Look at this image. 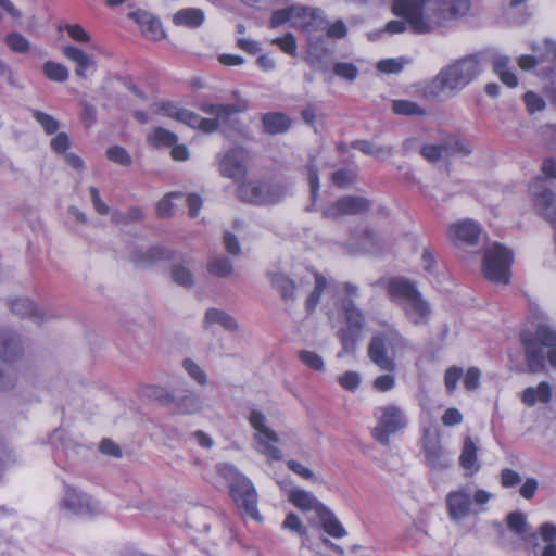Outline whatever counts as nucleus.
I'll return each mask as SVG.
<instances>
[{
    "mask_svg": "<svg viewBox=\"0 0 556 556\" xmlns=\"http://www.w3.org/2000/svg\"><path fill=\"white\" fill-rule=\"evenodd\" d=\"M488 59L489 52L479 51L444 66L429 84L428 92L434 97L460 92L482 73Z\"/></svg>",
    "mask_w": 556,
    "mask_h": 556,
    "instance_id": "nucleus-1",
    "label": "nucleus"
},
{
    "mask_svg": "<svg viewBox=\"0 0 556 556\" xmlns=\"http://www.w3.org/2000/svg\"><path fill=\"white\" fill-rule=\"evenodd\" d=\"M520 341L525 349L526 362L530 374L542 372L546 369L545 361L556 368V331L547 325L538 326L534 333L523 330Z\"/></svg>",
    "mask_w": 556,
    "mask_h": 556,
    "instance_id": "nucleus-2",
    "label": "nucleus"
},
{
    "mask_svg": "<svg viewBox=\"0 0 556 556\" xmlns=\"http://www.w3.org/2000/svg\"><path fill=\"white\" fill-rule=\"evenodd\" d=\"M388 293L404 312L405 318L415 326H424L429 321L431 308L422 298L415 283L406 278L397 277L388 283Z\"/></svg>",
    "mask_w": 556,
    "mask_h": 556,
    "instance_id": "nucleus-3",
    "label": "nucleus"
},
{
    "mask_svg": "<svg viewBox=\"0 0 556 556\" xmlns=\"http://www.w3.org/2000/svg\"><path fill=\"white\" fill-rule=\"evenodd\" d=\"M408 346V340L396 328L388 326L371 337L367 346V355L380 370L393 372L396 369V356Z\"/></svg>",
    "mask_w": 556,
    "mask_h": 556,
    "instance_id": "nucleus-4",
    "label": "nucleus"
},
{
    "mask_svg": "<svg viewBox=\"0 0 556 556\" xmlns=\"http://www.w3.org/2000/svg\"><path fill=\"white\" fill-rule=\"evenodd\" d=\"M220 473L229 481L230 494L237 507L253 519H258L257 493L252 482L230 465H223Z\"/></svg>",
    "mask_w": 556,
    "mask_h": 556,
    "instance_id": "nucleus-5",
    "label": "nucleus"
},
{
    "mask_svg": "<svg viewBox=\"0 0 556 556\" xmlns=\"http://www.w3.org/2000/svg\"><path fill=\"white\" fill-rule=\"evenodd\" d=\"M513 252L498 242L484 249L482 271L486 279L495 283H508Z\"/></svg>",
    "mask_w": 556,
    "mask_h": 556,
    "instance_id": "nucleus-6",
    "label": "nucleus"
},
{
    "mask_svg": "<svg viewBox=\"0 0 556 556\" xmlns=\"http://www.w3.org/2000/svg\"><path fill=\"white\" fill-rule=\"evenodd\" d=\"M431 0H393L392 12L394 15L405 18L410 30L416 35L432 33L430 10H425L426 3Z\"/></svg>",
    "mask_w": 556,
    "mask_h": 556,
    "instance_id": "nucleus-7",
    "label": "nucleus"
},
{
    "mask_svg": "<svg viewBox=\"0 0 556 556\" xmlns=\"http://www.w3.org/2000/svg\"><path fill=\"white\" fill-rule=\"evenodd\" d=\"M375 416L378 422L372 429V437L386 446L390 444V435L404 429L407 424L403 409L396 405L378 407Z\"/></svg>",
    "mask_w": 556,
    "mask_h": 556,
    "instance_id": "nucleus-8",
    "label": "nucleus"
},
{
    "mask_svg": "<svg viewBox=\"0 0 556 556\" xmlns=\"http://www.w3.org/2000/svg\"><path fill=\"white\" fill-rule=\"evenodd\" d=\"M287 195V189L281 185L252 181L238 188V198L255 205H273Z\"/></svg>",
    "mask_w": 556,
    "mask_h": 556,
    "instance_id": "nucleus-9",
    "label": "nucleus"
},
{
    "mask_svg": "<svg viewBox=\"0 0 556 556\" xmlns=\"http://www.w3.org/2000/svg\"><path fill=\"white\" fill-rule=\"evenodd\" d=\"M249 162L250 152L242 147H233L217 155L220 176L235 181L242 180L245 177Z\"/></svg>",
    "mask_w": 556,
    "mask_h": 556,
    "instance_id": "nucleus-10",
    "label": "nucleus"
},
{
    "mask_svg": "<svg viewBox=\"0 0 556 556\" xmlns=\"http://www.w3.org/2000/svg\"><path fill=\"white\" fill-rule=\"evenodd\" d=\"M61 507L76 516H96L102 513V507L98 501L68 484L64 485Z\"/></svg>",
    "mask_w": 556,
    "mask_h": 556,
    "instance_id": "nucleus-11",
    "label": "nucleus"
},
{
    "mask_svg": "<svg viewBox=\"0 0 556 556\" xmlns=\"http://www.w3.org/2000/svg\"><path fill=\"white\" fill-rule=\"evenodd\" d=\"M251 426L256 430L254 439L262 446L261 452L274 460L283 458L282 452L275 446L279 438L275 431L266 427V417L258 410H252L249 416Z\"/></svg>",
    "mask_w": 556,
    "mask_h": 556,
    "instance_id": "nucleus-12",
    "label": "nucleus"
},
{
    "mask_svg": "<svg viewBox=\"0 0 556 556\" xmlns=\"http://www.w3.org/2000/svg\"><path fill=\"white\" fill-rule=\"evenodd\" d=\"M430 21L432 33L448 22L460 18L469 11L468 0H431Z\"/></svg>",
    "mask_w": 556,
    "mask_h": 556,
    "instance_id": "nucleus-13",
    "label": "nucleus"
},
{
    "mask_svg": "<svg viewBox=\"0 0 556 556\" xmlns=\"http://www.w3.org/2000/svg\"><path fill=\"white\" fill-rule=\"evenodd\" d=\"M371 207V202L358 195H345L331 203L323 211V217L338 219L344 215L364 214Z\"/></svg>",
    "mask_w": 556,
    "mask_h": 556,
    "instance_id": "nucleus-14",
    "label": "nucleus"
},
{
    "mask_svg": "<svg viewBox=\"0 0 556 556\" xmlns=\"http://www.w3.org/2000/svg\"><path fill=\"white\" fill-rule=\"evenodd\" d=\"M200 110L205 114L213 116V118H201V123L198 128L206 134L215 132L222 124L228 122L229 117L240 112V108L237 104H213L202 103Z\"/></svg>",
    "mask_w": 556,
    "mask_h": 556,
    "instance_id": "nucleus-15",
    "label": "nucleus"
},
{
    "mask_svg": "<svg viewBox=\"0 0 556 556\" xmlns=\"http://www.w3.org/2000/svg\"><path fill=\"white\" fill-rule=\"evenodd\" d=\"M24 342L21 336L12 330L0 331V361L15 363L24 356Z\"/></svg>",
    "mask_w": 556,
    "mask_h": 556,
    "instance_id": "nucleus-16",
    "label": "nucleus"
},
{
    "mask_svg": "<svg viewBox=\"0 0 556 556\" xmlns=\"http://www.w3.org/2000/svg\"><path fill=\"white\" fill-rule=\"evenodd\" d=\"M298 13L295 14L296 20L293 22V28H299L307 35L326 28L327 22L320 10L299 7Z\"/></svg>",
    "mask_w": 556,
    "mask_h": 556,
    "instance_id": "nucleus-17",
    "label": "nucleus"
},
{
    "mask_svg": "<svg viewBox=\"0 0 556 556\" xmlns=\"http://www.w3.org/2000/svg\"><path fill=\"white\" fill-rule=\"evenodd\" d=\"M128 17L134 20L142 30V34L152 39L160 40L164 37L161 21L153 14L144 10H136L128 13Z\"/></svg>",
    "mask_w": 556,
    "mask_h": 556,
    "instance_id": "nucleus-18",
    "label": "nucleus"
},
{
    "mask_svg": "<svg viewBox=\"0 0 556 556\" xmlns=\"http://www.w3.org/2000/svg\"><path fill=\"white\" fill-rule=\"evenodd\" d=\"M446 503L450 516L455 520L464 519L472 513V495L467 490H458L448 493Z\"/></svg>",
    "mask_w": 556,
    "mask_h": 556,
    "instance_id": "nucleus-19",
    "label": "nucleus"
},
{
    "mask_svg": "<svg viewBox=\"0 0 556 556\" xmlns=\"http://www.w3.org/2000/svg\"><path fill=\"white\" fill-rule=\"evenodd\" d=\"M12 314L21 318H29L37 324H41L45 320L52 317L42 309L38 308L35 303L27 298H18L8 302Z\"/></svg>",
    "mask_w": 556,
    "mask_h": 556,
    "instance_id": "nucleus-20",
    "label": "nucleus"
},
{
    "mask_svg": "<svg viewBox=\"0 0 556 556\" xmlns=\"http://www.w3.org/2000/svg\"><path fill=\"white\" fill-rule=\"evenodd\" d=\"M62 54L76 65L75 74L81 79L87 78V71L96 67V61L80 48L75 46H65L62 48Z\"/></svg>",
    "mask_w": 556,
    "mask_h": 556,
    "instance_id": "nucleus-21",
    "label": "nucleus"
},
{
    "mask_svg": "<svg viewBox=\"0 0 556 556\" xmlns=\"http://www.w3.org/2000/svg\"><path fill=\"white\" fill-rule=\"evenodd\" d=\"M481 229L472 220L459 222L450 228V235L457 244L475 245L478 243Z\"/></svg>",
    "mask_w": 556,
    "mask_h": 556,
    "instance_id": "nucleus-22",
    "label": "nucleus"
},
{
    "mask_svg": "<svg viewBox=\"0 0 556 556\" xmlns=\"http://www.w3.org/2000/svg\"><path fill=\"white\" fill-rule=\"evenodd\" d=\"M519 397L528 407H533L538 403L548 404L553 397V387L547 381H541L536 387H527Z\"/></svg>",
    "mask_w": 556,
    "mask_h": 556,
    "instance_id": "nucleus-23",
    "label": "nucleus"
},
{
    "mask_svg": "<svg viewBox=\"0 0 556 556\" xmlns=\"http://www.w3.org/2000/svg\"><path fill=\"white\" fill-rule=\"evenodd\" d=\"M174 252L165 247L155 245L147 251H136L132 261L141 266H150L160 261L172 260Z\"/></svg>",
    "mask_w": 556,
    "mask_h": 556,
    "instance_id": "nucleus-24",
    "label": "nucleus"
},
{
    "mask_svg": "<svg viewBox=\"0 0 556 556\" xmlns=\"http://www.w3.org/2000/svg\"><path fill=\"white\" fill-rule=\"evenodd\" d=\"M455 152H462L464 155H468L471 151L463 148L459 142H455L454 146L448 143L426 144L420 151L421 155L429 162H437L443 156Z\"/></svg>",
    "mask_w": 556,
    "mask_h": 556,
    "instance_id": "nucleus-25",
    "label": "nucleus"
},
{
    "mask_svg": "<svg viewBox=\"0 0 556 556\" xmlns=\"http://www.w3.org/2000/svg\"><path fill=\"white\" fill-rule=\"evenodd\" d=\"M488 61H491L493 72L500 77L501 81L509 88L518 85L517 76L510 71V59L507 55H494L489 53Z\"/></svg>",
    "mask_w": 556,
    "mask_h": 556,
    "instance_id": "nucleus-26",
    "label": "nucleus"
},
{
    "mask_svg": "<svg viewBox=\"0 0 556 556\" xmlns=\"http://www.w3.org/2000/svg\"><path fill=\"white\" fill-rule=\"evenodd\" d=\"M263 129L266 134L275 136L288 131L292 121L281 112H269L262 116Z\"/></svg>",
    "mask_w": 556,
    "mask_h": 556,
    "instance_id": "nucleus-27",
    "label": "nucleus"
},
{
    "mask_svg": "<svg viewBox=\"0 0 556 556\" xmlns=\"http://www.w3.org/2000/svg\"><path fill=\"white\" fill-rule=\"evenodd\" d=\"M317 517L320 520L324 531L332 538L341 539L348 534L346 530L327 506H319Z\"/></svg>",
    "mask_w": 556,
    "mask_h": 556,
    "instance_id": "nucleus-28",
    "label": "nucleus"
},
{
    "mask_svg": "<svg viewBox=\"0 0 556 556\" xmlns=\"http://www.w3.org/2000/svg\"><path fill=\"white\" fill-rule=\"evenodd\" d=\"M478 451L479 447L473 440L470 437H466L459 456V465L470 473H476L481 468L478 460Z\"/></svg>",
    "mask_w": 556,
    "mask_h": 556,
    "instance_id": "nucleus-29",
    "label": "nucleus"
},
{
    "mask_svg": "<svg viewBox=\"0 0 556 556\" xmlns=\"http://www.w3.org/2000/svg\"><path fill=\"white\" fill-rule=\"evenodd\" d=\"M202 399L193 393L186 392L184 394H175V401L172 403V409L178 414H194L202 408Z\"/></svg>",
    "mask_w": 556,
    "mask_h": 556,
    "instance_id": "nucleus-30",
    "label": "nucleus"
},
{
    "mask_svg": "<svg viewBox=\"0 0 556 556\" xmlns=\"http://www.w3.org/2000/svg\"><path fill=\"white\" fill-rule=\"evenodd\" d=\"M170 278L178 286L187 289L192 288L194 286L192 261L185 260L174 263L170 267Z\"/></svg>",
    "mask_w": 556,
    "mask_h": 556,
    "instance_id": "nucleus-31",
    "label": "nucleus"
},
{
    "mask_svg": "<svg viewBox=\"0 0 556 556\" xmlns=\"http://www.w3.org/2000/svg\"><path fill=\"white\" fill-rule=\"evenodd\" d=\"M205 20V14L201 9L187 8L177 11L173 16V23L177 26L189 28L200 27Z\"/></svg>",
    "mask_w": 556,
    "mask_h": 556,
    "instance_id": "nucleus-32",
    "label": "nucleus"
},
{
    "mask_svg": "<svg viewBox=\"0 0 556 556\" xmlns=\"http://www.w3.org/2000/svg\"><path fill=\"white\" fill-rule=\"evenodd\" d=\"M289 501L303 511L315 510L316 515L319 514V506H325L311 492L301 489L292 490Z\"/></svg>",
    "mask_w": 556,
    "mask_h": 556,
    "instance_id": "nucleus-33",
    "label": "nucleus"
},
{
    "mask_svg": "<svg viewBox=\"0 0 556 556\" xmlns=\"http://www.w3.org/2000/svg\"><path fill=\"white\" fill-rule=\"evenodd\" d=\"M506 520L508 529L521 539L535 538V533L531 531V526L528 523L526 515L521 511L510 513Z\"/></svg>",
    "mask_w": 556,
    "mask_h": 556,
    "instance_id": "nucleus-34",
    "label": "nucleus"
},
{
    "mask_svg": "<svg viewBox=\"0 0 556 556\" xmlns=\"http://www.w3.org/2000/svg\"><path fill=\"white\" fill-rule=\"evenodd\" d=\"M341 308L344 313L346 327L363 330L365 326V317L363 312L356 306L352 300H342Z\"/></svg>",
    "mask_w": 556,
    "mask_h": 556,
    "instance_id": "nucleus-35",
    "label": "nucleus"
},
{
    "mask_svg": "<svg viewBox=\"0 0 556 556\" xmlns=\"http://www.w3.org/2000/svg\"><path fill=\"white\" fill-rule=\"evenodd\" d=\"M271 286L279 292L281 299L286 302L294 300L295 283L287 275L277 273L271 276Z\"/></svg>",
    "mask_w": 556,
    "mask_h": 556,
    "instance_id": "nucleus-36",
    "label": "nucleus"
},
{
    "mask_svg": "<svg viewBox=\"0 0 556 556\" xmlns=\"http://www.w3.org/2000/svg\"><path fill=\"white\" fill-rule=\"evenodd\" d=\"M204 324L205 326L218 324L228 331H235L238 328V324L232 316L217 308L206 311Z\"/></svg>",
    "mask_w": 556,
    "mask_h": 556,
    "instance_id": "nucleus-37",
    "label": "nucleus"
},
{
    "mask_svg": "<svg viewBox=\"0 0 556 556\" xmlns=\"http://www.w3.org/2000/svg\"><path fill=\"white\" fill-rule=\"evenodd\" d=\"M148 142L154 148L172 147L177 143L178 137L176 134L163 127H155L147 137Z\"/></svg>",
    "mask_w": 556,
    "mask_h": 556,
    "instance_id": "nucleus-38",
    "label": "nucleus"
},
{
    "mask_svg": "<svg viewBox=\"0 0 556 556\" xmlns=\"http://www.w3.org/2000/svg\"><path fill=\"white\" fill-rule=\"evenodd\" d=\"M363 330L344 327L339 329L338 338L345 354H353L356 350L358 340L361 339Z\"/></svg>",
    "mask_w": 556,
    "mask_h": 556,
    "instance_id": "nucleus-39",
    "label": "nucleus"
},
{
    "mask_svg": "<svg viewBox=\"0 0 556 556\" xmlns=\"http://www.w3.org/2000/svg\"><path fill=\"white\" fill-rule=\"evenodd\" d=\"M298 10V5H291L289 8L274 11L269 21V27L275 28L285 23H289L290 26L293 27V22L296 20L295 14H299Z\"/></svg>",
    "mask_w": 556,
    "mask_h": 556,
    "instance_id": "nucleus-40",
    "label": "nucleus"
},
{
    "mask_svg": "<svg viewBox=\"0 0 556 556\" xmlns=\"http://www.w3.org/2000/svg\"><path fill=\"white\" fill-rule=\"evenodd\" d=\"M13 363L0 361V391H11L17 382V374Z\"/></svg>",
    "mask_w": 556,
    "mask_h": 556,
    "instance_id": "nucleus-41",
    "label": "nucleus"
},
{
    "mask_svg": "<svg viewBox=\"0 0 556 556\" xmlns=\"http://www.w3.org/2000/svg\"><path fill=\"white\" fill-rule=\"evenodd\" d=\"M144 395L151 400L157 401L164 407H172L175 401V394L167 389L159 386H149L144 389Z\"/></svg>",
    "mask_w": 556,
    "mask_h": 556,
    "instance_id": "nucleus-42",
    "label": "nucleus"
},
{
    "mask_svg": "<svg viewBox=\"0 0 556 556\" xmlns=\"http://www.w3.org/2000/svg\"><path fill=\"white\" fill-rule=\"evenodd\" d=\"M42 72L50 80L56 83H64L70 77L67 67L53 61H47L42 66Z\"/></svg>",
    "mask_w": 556,
    "mask_h": 556,
    "instance_id": "nucleus-43",
    "label": "nucleus"
},
{
    "mask_svg": "<svg viewBox=\"0 0 556 556\" xmlns=\"http://www.w3.org/2000/svg\"><path fill=\"white\" fill-rule=\"evenodd\" d=\"M426 459L429 465L435 469L447 468L451 465V460L446 453L438 446L428 447L426 450Z\"/></svg>",
    "mask_w": 556,
    "mask_h": 556,
    "instance_id": "nucleus-44",
    "label": "nucleus"
},
{
    "mask_svg": "<svg viewBox=\"0 0 556 556\" xmlns=\"http://www.w3.org/2000/svg\"><path fill=\"white\" fill-rule=\"evenodd\" d=\"M392 109L395 114L405 116H421L425 115V110L414 101L409 100H394Z\"/></svg>",
    "mask_w": 556,
    "mask_h": 556,
    "instance_id": "nucleus-45",
    "label": "nucleus"
},
{
    "mask_svg": "<svg viewBox=\"0 0 556 556\" xmlns=\"http://www.w3.org/2000/svg\"><path fill=\"white\" fill-rule=\"evenodd\" d=\"M4 42L15 53H26L30 50L29 40L17 31L8 34Z\"/></svg>",
    "mask_w": 556,
    "mask_h": 556,
    "instance_id": "nucleus-46",
    "label": "nucleus"
},
{
    "mask_svg": "<svg viewBox=\"0 0 556 556\" xmlns=\"http://www.w3.org/2000/svg\"><path fill=\"white\" fill-rule=\"evenodd\" d=\"M208 271L217 277H227L232 273V264L225 256L213 258L207 265Z\"/></svg>",
    "mask_w": 556,
    "mask_h": 556,
    "instance_id": "nucleus-47",
    "label": "nucleus"
},
{
    "mask_svg": "<svg viewBox=\"0 0 556 556\" xmlns=\"http://www.w3.org/2000/svg\"><path fill=\"white\" fill-rule=\"evenodd\" d=\"M17 463V454L5 442L0 441V480L4 470Z\"/></svg>",
    "mask_w": 556,
    "mask_h": 556,
    "instance_id": "nucleus-48",
    "label": "nucleus"
},
{
    "mask_svg": "<svg viewBox=\"0 0 556 556\" xmlns=\"http://www.w3.org/2000/svg\"><path fill=\"white\" fill-rule=\"evenodd\" d=\"M300 361L308 368L321 371L325 368L323 357L314 351L301 350L298 352Z\"/></svg>",
    "mask_w": 556,
    "mask_h": 556,
    "instance_id": "nucleus-49",
    "label": "nucleus"
},
{
    "mask_svg": "<svg viewBox=\"0 0 556 556\" xmlns=\"http://www.w3.org/2000/svg\"><path fill=\"white\" fill-rule=\"evenodd\" d=\"M33 117L48 135L55 134L60 127L58 119L42 111L34 110Z\"/></svg>",
    "mask_w": 556,
    "mask_h": 556,
    "instance_id": "nucleus-50",
    "label": "nucleus"
},
{
    "mask_svg": "<svg viewBox=\"0 0 556 556\" xmlns=\"http://www.w3.org/2000/svg\"><path fill=\"white\" fill-rule=\"evenodd\" d=\"M180 197L181 193L179 192H170L163 197L156 204V215L161 218L170 217L174 211L173 199Z\"/></svg>",
    "mask_w": 556,
    "mask_h": 556,
    "instance_id": "nucleus-51",
    "label": "nucleus"
},
{
    "mask_svg": "<svg viewBox=\"0 0 556 556\" xmlns=\"http://www.w3.org/2000/svg\"><path fill=\"white\" fill-rule=\"evenodd\" d=\"M106 157L122 166H130L132 163L130 154L119 146H113L106 150Z\"/></svg>",
    "mask_w": 556,
    "mask_h": 556,
    "instance_id": "nucleus-52",
    "label": "nucleus"
},
{
    "mask_svg": "<svg viewBox=\"0 0 556 556\" xmlns=\"http://www.w3.org/2000/svg\"><path fill=\"white\" fill-rule=\"evenodd\" d=\"M333 73L348 81H354L358 76V68L353 63L337 62L333 65Z\"/></svg>",
    "mask_w": 556,
    "mask_h": 556,
    "instance_id": "nucleus-53",
    "label": "nucleus"
},
{
    "mask_svg": "<svg viewBox=\"0 0 556 556\" xmlns=\"http://www.w3.org/2000/svg\"><path fill=\"white\" fill-rule=\"evenodd\" d=\"M271 43L278 46L285 53L295 56L296 55V40L291 33L286 34L283 37H277L271 40Z\"/></svg>",
    "mask_w": 556,
    "mask_h": 556,
    "instance_id": "nucleus-54",
    "label": "nucleus"
},
{
    "mask_svg": "<svg viewBox=\"0 0 556 556\" xmlns=\"http://www.w3.org/2000/svg\"><path fill=\"white\" fill-rule=\"evenodd\" d=\"M185 370L189 376L194 379L199 384L205 386L207 382V376L202 368L195 364L192 359L186 358L182 363Z\"/></svg>",
    "mask_w": 556,
    "mask_h": 556,
    "instance_id": "nucleus-55",
    "label": "nucleus"
},
{
    "mask_svg": "<svg viewBox=\"0 0 556 556\" xmlns=\"http://www.w3.org/2000/svg\"><path fill=\"white\" fill-rule=\"evenodd\" d=\"M307 175L308 181L311 186V197L313 202H316L319 192V177L318 169L315 164V159L312 157L309 163L307 164Z\"/></svg>",
    "mask_w": 556,
    "mask_h": 556,
    "instance_id": "nucleus-56",
    "label": "nucleus"
},
{
    "mask_svg": "<svg viewBox=\"0 0 556 556\" xmlns=\"http://www.w3.org/2000/svg\"><path fill=\"white\" fill-rule=\"evenodd\" d=\"M534 50L540 51L539 58L541 63L556 61V42L546 39L541 47L534 48Z\"/></svg>",
    "mask_w": 556,
    "mask_h": 556,
    "instance_id": "nucleus-57",
    "label": "nucleus"
},
{
    "mask_svg": "<svg viewBox=\"0 0 556 556\" xmlns=\"http://www.w3.org/2000/svg\"><path fill=\"white\" fill-rule=\"evenodd\" d=\"M331 179L333 185L339 188H344L352 185L355 181L356 176L354 172L350 169H339L332 174Z\"/></svg>",
    "mask_w": 556,
    "mask_h": 556,
    "instance_id": "nucleus-58",
    "label": "nucleus"
},
{
    "mask_svg": "<svg viewBox=\"0 0 556 556\" xmlns=\"http://www.w3.org/2000/svg\"><path fill=\"white\" fill-rule=\"evenodd\" d=\"M523 101L527 106L529 113L533 114L535 112L543 111L545 109V101L532 91H528L523 96Z\"/></svg>",
    "mask_w": 556,
    "mask_h": 556,
    "instance_id": "nucleus-59",
    "label": "nucleus"
},
{
    "mask_svg": "<svg viewBox=\"0 0 556 556\" xmlns=\"http://www.w3.org/2000/svg\"><path fill=\"white\" fill-rule=\"evenodd\" d=\"M282 527L285 529L296 532L301 536H305L307 534V530L304 528L299 516L294 513H290L286 516Z\"/></svg>",
    "mask_w": 556,
    "mask_h": 556,
    "instance_id": "nucleus-60",
    "label": "nucleus"
},
{
    "mask_svg": "<svg viewBox=\"0 0 556 556\" xmlns=\"http://www.w3.org/2000/svg\"><path fill=\"white\" fill-rule=\"evenodd\" d=\"M463 377V369L460 367H448L444 375V382L447 391L453 392L457 387L458 380Z\"/></svg>",
    "mask_w": 556,
    "mask_h": 556,
    "instance_id": "nucleus-61",
    "label": "nucleus"
},
{
    "mask_svg": "<svg viewBox=\"0 0 556 556\" xmlns=\"http://www.w3.org/2000/svg\"><path fill=\"white\" fill-rule=\"evenodd\" d=\"M339 383L348 391H354L361 383V377L355 371H346L339 377Z\"/></svg>",
    "mask_w": 556,
    "mask_h": 556,
    "instance_id": "nucleus-62",
    "label": "nucleus"
},
{
    "mask_svg": "<svg viewBox=\"0 0 556 556\" xmlns=\"http://www.w3.org/2000/svg\"><path fill=\"white\" fill-rule=\"evenodd\" d=\"M372 386L380 392H388L395 387V377L391 372L378 376L375 378Z\"/></svg>",
    "mask_w": 556,
    "mask_h": 556,
    "instance_id": "nucleus-63",
    "label": "nucleus"
},
{
    "mask_svg": "<svg viewBox=\"0 0 556 556\" xmlns=\"http://www.w3.org/2000/svg\"><path fill=\"white\" fill-rule=\"evenodd\" d=\"M520 482L521 476L517 471L510 468H504L501 471V484L504 488H513L518 485Z\"/></svg>",
    "mask_w": 556,
    "mask_h": 556,
    "instance_id": "nucleus-64",
    "label": "nucleus"
}]
</instances>
